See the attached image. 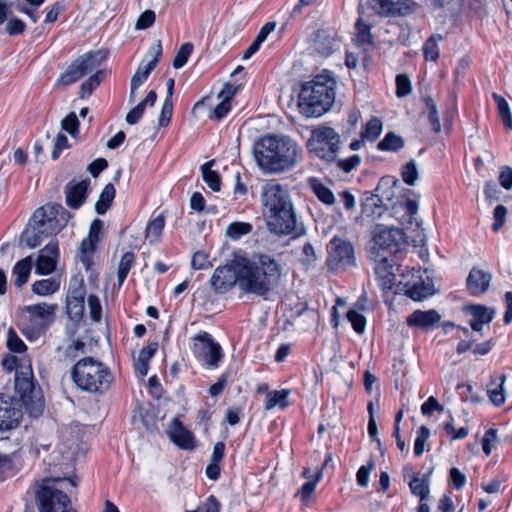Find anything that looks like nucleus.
<instances>
[{"label":"nucleus","mask_w":512,"mask_h":512,"mask_svg":"<svg viewBox=\"0 0 512 512\" xmlns=\"http://www.w3.org/2000/svg\"><path fill=\"white\" fill-rule=\"evenodd\" d=\"M236 266L240 289L261 297H266L279 285L283 274L279 260L266 253H254L250 258L236 255Z\"/></svg>","instance_id":"1"},{"label":"nucleus","mask_w":512,"mask_h":512,"mask_svg":"<svg viewBox=\"0 0 512 512\" xmlns=\"http://www.w3.org/2000/svg\"><path fill=\"white\" fill-rule=\"evenodd\" d=\"M259 168L265 173H282L292 169L301 156L298 144L288 136L265 135L253 146Z\"/></svg>","instance_id":"2"},{"label":"nucleus","mask_w":512,"mask_h":512,"mask_svg":"<svg viewBox=\"0 0 512 512\" xmlns=\"http://www.w3.org/2000/svg\"><path fill=\"white\" fill-rule=\"evenodd\" d=\"M336 80L328 73L316 75L313 80L303 84L299 93L298 107L306 117H319L334 104Z\"/></svg>","instance_id":"3"},{"label":"nucleus","mask_w":512,"mask_h":512,"mask_svg":"<svg viewBox=\"0 0 512 512\" xmlns=\"http://www.w3.org/2000/svg\"><path fill=\"white\" fill-rule=\"evenodd\" d=\"M71 376L79 389L89 393L102 394L110 388L113 382L110 369L92 357L79 360L73 366Z\"/></svg>","instance_id":"4"},{"label":"nucleus","mask_w":512,"mask_h":512,"mask_svg":"<svg viewBox=\"0 0 512 512\" xmlns=\"http://www.w3.org/2000/svg\"><path fill=\"white\" fill-rule=\"evenodd\" d=\"M65 213L59 205H46L38 208L32 215L22 239L29 248L39 246L46 238L61 231L63 224L58 220L59 213Z\"/></svg>","instance_id":"5"},{"label":"nucleus","mask_w":512,"mask_h":512,"mask_svg":"<svg viewBox=\"0 0 512 512\" xmlns=\"http://www.w3.org/2000/svg\"><path fill=\"white\" fill-rule=\"evenodd\" d=\"M57 304L39 303L24 307L27 316L24 317L21 330L29 339L35 340L43 335L54 321Z\"/></svg>","instance_id":"6"},{"label":"nucleus","mask_w":512,"mask_h":512,"mask_svg":"<svg viewBox=\"0 0 512 512\" xmlns=\"http://www.w3.org/2000/svg\"><path fill=\"white\" fill-rule=\"evenodd\" d=\"M339 145V134L331 127L320 126L312 130L306 147L314 156L326 162H332L336 160Z\"/></svg>","instance_id":"7"},{"label":"nucleus","mask_w":512,"mask_h":512,"mask_svg":"<svg viewBox=\"0 0 512 512\" xmlns=\"http://www.w3.org/2000/svg\"><path fill=\"white\" fill-rule=\"evenodd\" d=\"M15 390L19 394L22 402L28 409H30V412L34 416L37 417L42 413L44 403L40 390H36L30 364L23 367V370L16 372Z\"/></svg>","instance_id":"8"},{"label":"nucleus","mask_w":512,"mask_h":512,"mask_svg":"<svg viewBox=\"0 0 512 512\" xmlns=\"http://www.w3.org/2000/svg\"><path fill=\"white\" fill-rule=\"evenodd\" d=\"M192 341V352L196 359L206 368H218L224 356L220 344L205 331L195 335Z\"/></svg>","instance_id":"9"},{"label":"nucleus","mask_w":512,"mask_h":512,"mask_svg":"<svg viewBox=\"0 0 512 512\" xmlns=\"http://www.w3.org/2000/svg\"><path fill=\"white\" fill-rule=\"evenodd\" d=\"M101 51L88 52L73 61L57 80L58 86L67 87L77 82L84 75L91 73L104 61Z\"/></svg>","instance_id":"10"},{"label":"nucleus","mask_w":512,"mask_h":512,"mask_svg":"<svg viewBox=\"0 0 512 512\" xmlns=\"http://www.w3.org/2000/svg\"><path fill=\"white\" fill-rule=\"evenodd\" d=\"M264 217L268 230L276 235L295 233L296 236H299L304 232L303 227L297 226V218L293 206H289L285 211L284 209H278L264 214Z\"/></svg>","instance_id":"11"},{"label":"nucleus","mask_w":512,"mask_h":512,"mask_svg":"<svg viewBox=\"0 0 512 512\" xmlns=\"http://www.w3.org/2000/svg\"><path fill=\"white\" fill-rule=\"evenodd\" d=\"M326 264L332 271L345 270L354 266L355 255L352 244L337 236L333 237L328 246Z\"/></svg>","instance_id":"12"},{"label":"nucleus","mask_w":512,"mask_h":512,"mask_svg":"<svg viewBox=\"0 0 512 512\" xmlns=\"http://www.w3.org/2000/svg\"><path fill=\"white\" fill-rule=\"evenodd\" d=\"M402 240L403 232L401 229L377 226L370 256L381 253L389 257L399 250Z\"/></svg>","instance_id":"13"},{"label":"nucleus","mask_w":512,"mask_h":512,"mask_svg":"<svg viewBox=\"0 0 512 512\" xmlns=\"http://www.w3.org/2000/svg\"><path fill=\"white\" fill-rule=\"evenodd\" d=\"M261 202L263 215L293 206L288 190L276 182H268L262 187Z\"/></svg>","instance_id":"14"},{"label":"nucleus","mask_w":512,"mask_h":512,"mask_svg":"<svg viewBox=\"0 0 512 512\" xmlns=\"http://www.w3.org/2000/svg\"><path fill=\"white\" fill-rule=\"evenodd\" d=\"M236 255L229 265L217 267L210 279L212 289L217 293L228 292L235 284L240 287V274L236 266Z\"/></svg>","instance_id":"15"},{"label":"nucleus","mask_w":512,"mask_h":512,"mask_svg":"<svg viewBox=\"0 0 512 512\" xmlns=\"http://www.w3.org/2000/svg\"><path fill=\"white\" fill-rule=\"evenodd\" d=\"M374 262V271L376 279L382 290H390L395 284V273L393 271V264L388 255L377 253L375 256H370Z\"/></svg>","instance_id":"16"},{"label":"nucleus","mask_w":512,"mask_h":512,"mask_svg":"<svg viewBox=\"0 0 512 512\" xmlns=\"http://www.w3.org/2000/svg\"><path fill=\"white\" fill-rule=\"evenodd\" d=\"M58 257V242L52 240L39 252L36 261V273L41 275L52 273L56 268Z\"/></svg>","instance_id":"17"},{"label":"nucleus","mask_w":512,"mask_h":512,"mask_svg":"<svg viewBox=\"0 0 512 512\" xmlns=\"http://www.w3.org/2000/svg\"><path fill=\"white\" fill-rule=\"evenodd\" d=\"M431 472L419 477L418 474H413L408 482L411 493L419 497V506L417 512H430V506L427 504V500L430 496L429 478Z\"/></svg>","instance_id":"18"},{"label":"nucleus","mask_w":512,"mask_h":512,"mask_svg":"<svg viewBox=\"0 0 512 512\" xmlns=\"http://www.w3.org/2000/svg\"><path fill=\"white\" fill-rule=\"evenodd\" d=\"M492 275L477 267H473L466 279V289L472 296L485 294L490 287Z\"/></svg>","instance_id":"19"},{"label":"nucleus","mask_w":512,"mask_h":512,"mask_svg":"<svg viewBox=\"0 0 512 512\" xmlns=\"http://www.w3.org/2000/svg\"><path fill=\"white\" fill-rule=\"evenodd\" d=\"M149 54L152 56V59L147 64H140L136 73L131 78V84L134 88H139L157 66L162 55L160 40L150 48Z\"/></svg>","instance_id":"20"},{"label":"nucleus","mask_w":512,"mask_h":512,"mask_svg":"<svg viewBox=\"0 0 512 512\" xmlns=\"http://www.w3.org/2000/svg\"><path fill=\"white\" fill-rule=\"evenodd\" d=\"M89 180L80 182L71 181L65 186L66 204L71 209H78L84 203L87 197Z\"/></svg>","instance_id":"21"},{"label":"nucleus","mask_w":512,"mask_h":512,"mask_svg":"<svg viewBox=\"0 0 512 512\" xmlns=\"http://www.w3.org/2000/svg\"><path fill=\"white\" fill-rule=\"evenodd\" d=\"M441 319L440 314L434 310H415L406 319V323L409 327H417L422 330L432 329L439 323Z\"/></svg>","instance_id":"22"},{"label":"nucleus","mask_w":512,"mask_h":512,"mask_svg":"<svg viewBox=\"0 0 512 512\" xmlns=\"http://www.w3.org/2000/svg\"><path fill=\"white\" fill-rule=\"evenodd\" d=\"M22 413L0 394V431L12 430L19 425Z\"/></svg>","instance_id":"23"},{"label":"nucleus","mask_w":512,"mask_h":512,"mask_svg":"<svg viewBox=\"0 0 512 512\" xmlns=\"http://www.w3.org/2000/svg\"><path fill=\"white\" fill-rule=\"evenodd\" d=\"M171 440L180 448L192 450L195 448L193 434L187 430L180 421L174 420L170 429Z\"/></svg>","instance_id":"24"},{"label":"nucleus","mask_w":512,"mask_h":512,"mask_svg":"<svg viewBox=\"0 0 512 512\" xmlns=\"http://www.w3.org/2000/svg\"><path fill=\"white\" fill-rule=\"evenodd\" d=\"M337 45L336 34L330 30H318L314 39V49L321 56L333 53Z\"/></svg>","instance_id":"25"},{"label":"nucleus","mask_w":512,"mask_h":512,"mask_svg":"<svg viewBox=\"0 0 512 512\" xmlns=\"http://www.w3.org/2000/svg\"><path fill=\"white\" fill-rule=\"evenodd\" d=\"M367 4L382 16L403 15L406 9L401 0H367Z\"/></svg>","instance_id":"26"},{"label":"nucleus","mask_w":512,"mask_h":512,"mask_svg":"<svg viewBox=\"0 0 512 512\" xmlns=\"http://www.w3.org/2000/svg\"><path fill=\"white\" fill-rule=\"evenodd\" d=\"M386 211L383 198L379 195L370 194L362 202V216L371 220L380 218Z\"/></svg>","instance_id":"27"},{"label":"nucleus","mask_w":512,"mask_h":512,"mask_svg":"<svg viewBox=\"0 0 512 512\" xmlns=\"http://www.w3.org/2000/svg\"><path fill=\"white\" fill-rule=\"evenodd\" d=\"M405 294L414 301H422L434 294L433 282L429 277H426V279L420 278L419 281L407 287Z\"/></svg>","instance_id":"28"},{"label":"nucleus","mask_w":512,"mask_h":512,"mask_svg":"<svg viewBox=\"0 0 512 512\" xmlns=\"http://www.w3.org/2000/svg\"><path fill=\"white\" fill-rule=\"evenodd\" d=\"M506 378V375L502 374L499 377L491 378L489 382L487 394L495 406H501L505 402L504 383Z\"/></svg>","instance_id":"29"},{"label":"nucleus","mask_w":512,"mask_h":512,"mask_svg":"<svg viewBox=\"0 0 512 512\" xmlns=\"http://www.w3.org/2000/svg\"><path fill=\"white\" fill-rule=\"evenodd\" d=\"M157 100V94L154 90H151L146 97L132 108L126 115V122L130 125L138 123L142 118L147 106H154Z\"/></svg>","instance_id":"30"},{"label":"nucleus","mask_w":512,"mask_h":512,"mask_svg":"<svg viewBox=\"0 0 512 512\" xmlns=\"http://www.w3.org/2000/svg\"><path fill=\"white\" fill-rule=\"evenodd\" d=\"M464 310L471 316L470 321H476L483 324H489L496 313L495 309L482 304L468 305Z\"/></svg>","instance_id":"31"},{"label":"nucleus","mask_w":512,"mask_h":512,"mask_svg":"<svg viewBox=\"0 0 512 512\" xmlns=\"http://www.w3.org/2000/svg\"><path fill=\"white\" fill-rule=\"evenodd\" d=\"M309 186L314 193V195L317 197V199L327 205L332 206L335 203V196L332 192V190L326 186L323 182H321L317 178H310L309 179Z\"/></svg>","instance_id":"32"},{"label":"nucleus","mask_w":512,"mask_h":512,"mask_svg":"<svg viewBox=\"0 0 512 512\" xmlns=\"http://www.w3.org/2000/svg\"><path fill=\"white\" fill-rule=\"evenodd\" d=\"M32 265L33 261L31 256H27L26 258L21 259L14 265L12 273L15 276V286L20 288L27 283L31 273Z\"/></svg>","instance_id":"33"},{"label":"nucleus","mask_w":512,"mask_h":512,"mask_svg":"<svg viewBox=\"0 0 512 512\" xmlns=\"http://www.w3.org/2000/svg\"><path fill=\"white\" fill-rule=\"evenodd\" d=\"M115 195L116 190L113 184L109 183L103 188L100 197L95 204V210L99 215H103L108 211L112 205Z\"/></svg>","instance_id":"34"},{"label":"nucleus","mask_w":512,"mask_h":512,"mask_svg":"<svg viewBox=\"0 0 512 512\" xmlns=\"http://www.w3.org/2000/svg\"><path fill=\"white\" fill-rule=\"evenodd\" d=\"M103 228V221L100 219H95L89 228V234L88 237L85 238L82 243L81 247L84 251H90L94 252L96 249V244L99 241V234Z\"/></svg>","instance_id":"35"},{"label":"nucleus","mask_w":512,"mask_h":512,"mask_svg":"<svg viewBox=\"0 0 512 512\" xmlns=\"http://www.w3.org/2000/svg\"><path fill=\"white\" fill-rule=\"evenodd\" d=\"M289 394H290V391L286 390V389L268 392L266 395V401H265L264 408L266 410H271L276 406H279L280 408H286L289 405V402H288Z\"/></svg>","instance_id":"36"},{"label":"nucleus","mask_w":512,"mask_h":512,"mask_svg":"<svg viewBox=\"0 0 512 512\" xmlns=\"http://www.w3.org/2000/svg\"><path fill=\"white\" fill-rule=\"evenodd\" d=\"M404 147V140L394 132H388L377 144V149L387 152H398Z\"/></svg>","instance_id":"37"},{"label":"nucleus","mask_w":512,"mask_h":512,"mask_svg":"<svg viewBox=\"0 0 512 512\" xmlns=\"http://www.w3.org/2000/svg\"><path fill=\"white\" fill-rule=\"evenodd\" d=\"M383 130V123L378 117H372L366 122L361 132V138L374 142L378 139Z\"/></svg>","instance_id":"38"},{"label":"nucleus","mask_w":512,"mask_h":512,"mask_svg":"<svg viewBox=\"0 0 512 512\" xmlns=\"http://www.w3.org/2000/svg\"><path fill=\"white\" fill-rule=\"evenodd\" d=\"M360 15L364 12L363 6L360 4L358 7ZM357 37L356 41L359 45H371L373 43V37L371 35V27L368 24L363 23L362 16L356 22Z\"/></svg>","instance_id":"39"},{"label":"nucleus","mask_w":512,"mask_h":512,"mask_svg":"<svg viewBox=\"0 0 512 512\" xmlns=\"http://www.w3.org/2000/svg\"><path fill=\"white\" fill-rule=\"evenodd\" d=\"M60 287V282L54 278L38 280L32 284V291L41 296L55 293Z\"/></svg>","instance_id":"40"},{"label":"nucleus","mask_w":512,"mask_h":512,"mask_svg":"<svg viewBox=\"0 0 512 512\" xmlns=\"http://www.w3.org/2000/svg\"><path fill=\"white\" fill-rule=\"evenodd\" d=\"M253 225L248 222L235 221L226 228V236L232 240H239L241 237L252 232Z\"/></svg>","instance_id":"41"},{"label":"nucleus","mask_w":512,"mask_h":512,"mask_svg":"<svg viewBox=\"0 0 512 512\" xmlns=\"http://www.w3.org/2000/svg\"><path fill=\"white\" fill-rule=\"evenodd\" d=\"M397 184H398V180L395 177L384 176L379 180L378 185L375 188L376 193L374 195H379V197H381L383 199L390 200L394 195V192L392 191V189Z\"/></svg>","instance_id":"42"},{"label":"nucleus","mask_w":512,"mask_h":512,"mask_svg":"<svg viewBox=\"0 0 512 512\" xmlns=\"http://www.w3.org/2000/svg\"><path fill=\"white\" fill-rule=\"evenodd\" d=\"M214 161H209L202 165V176L210 189L217 192L221 188V178L218 172L211 170Z\"/></svg>","instance_id":"43"},{"label":"nucleus","mask_w":512,"mask_h":512,"mask_svg":"<svg viewBox=\"0 0 512 512\" xmlns=\"http://www.w3.org/2000/svg\"><path fill=\"white\" fill-rule=\"evenodd\" d=\"M165 226V217L160 214L151 220L146 227V238L150 243L157 242Z\"/></svg>","instance_id":"44"},{"label":"nucleus","mask_w":512,"mask_h":512,"mask_svg":"<svg viewBox=\"0 0 512 512\" xmlns=\"http://www.w3.org/2000/svg\"><path fill=\"white\" fill-rule=\"evenodd\" d=\"M492 98L497 104L498 113L503 124L510 130H512V114L509 108L508 102L504 97L498 95L497 93L492 94Z\"/></svg>","instance_id":"45"},{"label":"nucleus","mask_w":512,"mask_h":512,"mask_svg":"<svg viewBox=\"0 0 512 512\" xmlns=\"http://www.w3.org/2000/svg\"><path fill=\"white\" fill-rule=\"evenodd\" d=\"M134 261H135V254L133 252H126L124 253V255L122 256L121 260H120V263H119V266H118V271H117V278H118V286L121 287L125 281V279L127 278V275L131 269V267L133 266L134 264Z\"/></svg>","instance_id":"46"},{"label":"nucleus","mask_w":512,"mask_h":512,"mask_svg":"<svg viewBox=\"0 0 512 512\" xmlns=\"http://www.w3.org/2000/svg\"><path fill=\"white\" fill-rule=\"evenodd\" d=\"M440 34L431 36L423 46V53L426 60L436 62L439 58L438 42L442 41Z\"/></svg>","instance_id":"47"},{"label":"nucleus","mask_w":512,"mask_h":512,"mask_svg":"<svg viewBox=\"0 0 512 512\" xmlns=\"http://www.w3.org/2000/svg\"><path fill=\"white\" fill-rule=\"evenodd\" d=\"M425 112L433 131L439 133L441 131V124L438 117L437 106L433 99L429 97L425 99Z\"/></svg>","instance_id":"48"},{"label":"nucleus","mask_w":512,"mask_h":512,"mask_svg":"<svg viewBox=\"0 0 512 512\" xmlns=\"http://www.w3.org/2000/svg\"><path fill=\"white\" fill-rule=\"evenodd\" d=\"M104 72L102 70L96 71L90 76L80 87V97L84 98L91 95L93 90L98 87L103 79Z\"/></svg>","instance_id":"49"},{"label":"nucleus","mask_w":512,"mask_h":512,"mask_svg":"<svg viewBox=\"0 0 512 512\" xmlns=\"http://www.w3.org/2000/svg\"><path fill=\"white\" fill-rule=\"evenodd\" d=\"M66 309L68 316L73 321H79L84 315V300H76L66 297Z\"/></svg>","instance_id":"50"},{"label":"nucleus","mask_w":512,"mask_h":512,"mask_svg":"<svg viewBox=\"0 0 512 512\" xmlns=\"http://www.w3.org/2000/svg\"><path fill=\"white\" fill-rule=\"evenodd\" d=\"M193 49L194 46L191 42L182 44L174 57L173 67L175 69L182 68L187 63L189 56L193 52Z\"/></svg>","instance_id":"51"},{"label":"nucleus","mask_w":512,"mask_h":512,"mask_svg":"<svg viewBox=\"0 0 512 512\" xmlns=\"http://www.w3.org/2000/svg\"><path fill=\"white\" fill-rule=\"evenodd\" d=\"M7 348L14 353H24L27 350L26 344L17 335L13 328L8 329Z\"/></svg>","instance_id":"52"},{"label":"nucleus","mask_w":512,"mask_h":512,"mask_svg":"<svg viewBox=\"0 0 512 512\" xmlns=\"http://www.w3.org/2000/svg\"><path fill=\"white\" fill-rule=\"evenodd\" d=\"M401 177L407 185H414L418 179V170L415 160L409 161L402 167Z\"/></svg>","instance_id":"53"},{"label":"nucleus","mask_w":512,"mask_h":512,"mask_svg":"<svg viewBox=\"0 0 512 512\" xmlns=\"http://www.w3.org/2000/svg\"><path fill=\"white\" fill-rule=\"evenodd\" d=\"M90 318L94 322H100L102 318V307L98 296L90 294L87 299Z\"/></svg>","instance_id":"54"},{"label":"nucleus","mask_w":512,"mask_h":512,"mask_svg":"<svg viewBox=\"0 0 512 512\" xmlns=\"http://www.w3.org/2000/svg\"><path fill=\"white\" fill-rule=\"evenodd\" d=\"M61 127L72 137H76L79 133V120L75 112L69 113L62 121Z\"/></svg>","instance_id":"55"},{"label":"nucleus","mask_w":512,"mask_h":512,"mask_svg":"<svg viewBox=\"0 0 512 512\" xmlns=\"http://www.w3.org/2000/svg\"><path fill=\"white\" fill-rule=\"evenodd\" d=\"M430 436V431L426 426H421L417 432V437L414 443V454L419 457L425 450V443Z\"/></svg>","instance_id":"56"},{"label":"nucleus","mask_w":512,"mask_h":512,"mask_svg":"<svg viewBox=\"0 0 512 512\" xmlns=\"http://www.w3.org/2000/svg\"><path fill=\"white\" fill-rule=\"evenodd\" d=\"M25 362H28L24 357H17L14 355H6L2 360V367L7 372H12L14 369H16V372L19 371L18 368H21L23 370V367H26L24 365Z\"/></svg>","instance_id":"57"},{"label":"nucleus","mask_w":512,"mask_h":512,"mask_svg":"<svg viewBox=\"0 0 512 512\" xmlns=\"http://www.w3.org/2000/svg\"><path fill=\"white\" fill-rule=\"evenodd\" d=\"M322 469H319L313 480L305 482L300 489L302 501H306L315 491L317 483L322 479Z\"/></svg>","instance_id":"58"},{"label":"nucleus","mask_w":512,"mask_h":512,"mask_svg":"<svg viewBox=\"0 0 512 512\" xmlns=\"http://www.w3.org/2000/svg\"><path fill=\"white\" fill-rule=\"evenodd\" d=\"M347 319L351 323L356 333L362 334L365 330L366 319L365 317L355 310H349L347 312Z\"/></svg>","instance_id":"59"},{"label":"nucleus","mask_w":512,"mask_h":512,"mask_svg":"<svg viewBox=\"0 0 512 512\" xmlns=\"http://www.w3.org/2000/svg\"><path fill=\"white\" fill-rule=\"evenodd\" d=\"M85 286L83 283V280H78L75 278L74 280H71L70 282V288L67 294V298L75 299L76 300H84L85 299Z\"/></svg>","instance_id":"60"},{"label":"nucleus","mask_w":512,"mask_h":512,"mask_svg":"<svg viewBox=\"0 0 512 512\" xmlns=\"http://www.w3.org/2000/svg\"><path fill=\"white\" fill-rule=\"evenodd\" d=\"M361 163V157L357 154H354L345 159H339L336 162V166L338 169L345 173H349L355 168H357Z\"/></svg>","instance_id":"61"},{"label":"nucleus","mask_w":512,"mask_h":512,"mask_svg":"<svg viewBox=\"0 0 512 512\" xmlns=\"http://www.w3.org/2000/svg\"><path fill=\"white\" fill-rule=\"evenodd\" d=\"M375 468V463L373 460H370L366 465H362L356 474L357 484L361 487H366L369 481V475L371 471Z\"/></svg>","instance_id":"62"},{"label":"nucleus","mask_w":512,"mask_h":512,"mask_svg":"<svg viewBox=\"0 0 512 512\" xmlns=\"http://www.w3.org/2000/svg\"><path fill=\"white\" fill-rule=\"evenodd\" d=\"M156 20V14L153 10H145L138 18L135 28L144 30L150 28Z\"/></svg>","instance_id":"63"},{"label":"nucleus","mask_w":512,"mask_h":512,"mask_svg":"<svg viewBox=\"0 0 512 512\" xmlns=\"http://www.w3.org/2000/svg\"><path fill=\"white\" fill-rule=\"evenodd\" d=\"M411 92V82L407 75L399 74L396 76V95L404 97Z\"/></svg>","instance_id":"64"}]
</instances>
